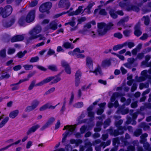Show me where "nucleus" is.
<instances>
[{"label": "nucleus", "instance_id": "obj_1", "mask_svg": "<svg viewBox=\"0 0 151 151\" xmlns=\"http://www.w3.org/2000/svg\"><path fill=\"white\" fill-rule=\"evenodd\" d=\"M113 26V24L112 23H110L106 27L104 23H98L97 31L99 35L100 36L104 35L106 34L107 30Z\"/></svg>", "mask_w": 151, "mask_h": 151}, {"label": "nucleus", "instance_id": "obj_2", "mask_svg": "<svg viewBox=\"0 0 151 151\" xmlns=\"http://www.w3.org/2000/svg\"><path fill=\"white\" fill-rule=\"evenodd\" d=\"M53 79H54V80L51 82L52 84L56 83L61 79L60 77L57 76L50 77L36 84V86H42L47 83L49 82Z\"/></svg>", "mask_w": 151, "mask_h": 151}, {"label": "nucleus", "instance_id": "obj_3", "mask_svg": "<svg viewBox=\"0 0 151 151\" xmlns=\"http://www.w3.org/2000/svg\"><path fill=\"white\" fill-rule=\"evenodd\" d=\"M12 11V7L10 5H7L4 8H0V14L2 17L5 18L9 16Z\"/></svg>", "mask_w": 151, "mask_h": 151}, {"label": "nucleus", "instance_id": "obj_4", "mask_svg": "<svg viewBox=\"0 0 151 151\" xmlns=\"http://www.w3.org/2000/svg\"><path fill=\"white\" fill-rule=\"evenodd\" d=\"M67 128L68 129V131L66 132L65 134H63V137L62 141V142H65L67 136L71 135L72 133V132L74 130V128L73 126L69 125L65 126L63 130H65Z\"/></svg>", "mask_w": 151, "mask_h": 151}, {"label": "nucleus", "instance_id": "obj_5", "mask_svg": "<svg viewBox=\"0 0 151 151\" xmlns=\"http://www.w3.org/2000/svg\"><path fill=\"white\" fill-rule=\"evenodd\" d=\"M52 3L50 2H47L42 4L39 7V10L41 12H47L51 8Z\"/></svg>", "mask_w": 151, "mask_h": 151}, {"label": "nucleus", "instance_id": "obj_6", "mask_svg": "<svg viewBox=\"0 0 151 151\" xmlns=\"http://www.w3.org/2000/svg\"><path fill=\"white\" fill-rule=\"evenodd\" d=\"M40 103V102L37 100L33 101L31 105L27 106L25 111L27 112H29L32 111L36 108Z\"/></svg>", "mask_w": 151, "mask_h": 151}, {"label": "nucleus", "instance_id": "obj_7", "mask_svg": "<svg viewBox=\"0 0 151 151\" xmlns=\"http://www.w3.org/2000/svg\"><path fill=\"white\" fill-rule=\"evenodd\" d=\"M41 27L40 26H37L34 27L29 32L31 36V37H33L35 36H37V34L39 33L41 31Z\"/></svg>", "mask_w": 151, "mask_h": 151}, {"label": "nucleus", "instance_id": "obj_8", "mask_svg": "<svg viewBox=\"0 0 151 151\" xmlns=\"http://www.w3.org/2000/svg\"><path fill=\"white\" fill-rule=\"evenodd\" d=\"M123 122V120L120 119L118 121H116L115 123V125L117 128L118 130H122L121 132V133H124V131L127 130V127L126 126H120V125L122 124Z\"/></svg>", "mask_w": 151, "mask_h": 151}, {"label": "nucleus", "instance_id": "obj_9", "mask_svg": "<svg viewBox=\"0 0 151 151\" xmlns=\"http://www.w3.org/2000/svg\"><path fill=\"white\" fill-rule=\"evenodd\" d=\"M35 13V10H32L30 11L26 18V22L29 23L32 22L34 20Z\"/></svg>", "mask_w": 151, "mask_h": 151}, {"label": "nucleus", "instance_id": "obj_10", "mask_svg": "<svg viewBox=\"0 0 151 151\" xmlns=\"http://www.w3.org/2000/svg\"><path fill=\"white\" fill-rule=\"evenodd\" d=\"M58 6L60 8L65 7L68 9L70 6L69 0H60L59 2Z\"/></svg>", "mask_w": 151, "mask_h": 151}, {"label": "nucleus", "instance_id": "obj_11", "mask_svg": "<svg viewBox=\"0 0 151 151\" xmlns=\"http://www.w3.org/2000/svg\"><path fill=\"white\" fill-rule=\"evenodd\" d=\"M141 24L140 22H138L135 26L134 34L136 36L138 37L140 35L142 32L140 30Z\"/></svg>", "mask_w": 151, "mask_h": 151}, {"label": "nucleus", "instance_id": "obj_12", "mask_svg": "<svg viewBox=\"0 0 151 151\" xmlns=\"http://www.w3.org/2000/svg\"><path fill=\"white\" fill-rule=\"evenodd\" d=\"M91 25L90 23H87L83 27V29L82 30H80L79 31V33L83 35H85L86 32L88 31V29L91 28Z\"/></svg>", "mask_w": 151, "mask_h": 151}, {"label": "nucleus", "instance_id": "obj_13", "mask_svg": "<svg viewBox=\"0 0 151 151\" xmlns=\"http://www.w3.org/2000/svg\"><path fill=\"white\" fill-rule=\"evenodd\" d=\"M58 24L55 21H53L50 22L49 25H48L46 27L47 30L50 29L53 30H55L57 28Z\"/></svg>", "mask_w": 151, "mask_h": 151}, {"label": "nucleus", "instance_id": "obj_14", "mask_svg": "<svg viewBox=\"0 0 151 151\" xmlns=\"http://www.w3.org/2000/svg\"><path fill=\"white\" fill-rule=\"evenodd\" d=\"M106 105V103L105 102L98 104V106H99L100 108L98 109L96 112L98 115H101L103 112Z\"/></svg>", "mask_w": 151, "mask_h": 151}, {"label": "nucleus", "instance_id": "obj_15", "mask_svg": "<svg viewBox=\"0 0 151 151\" xmlns=\"http://www.w3.org/2000/svg\"><path fill=\"white\" fill-rule=\"evenodd\" d=\"M122 131V130H119L118 129L117 130H113L112 128H111L109 129V133L111 135L116 136L123 133H121V132Z\"/></svg>", "mask_w": 151, "mask_h": 151}, {"label": "nucleus", "instance_id": "obj_16", "mask_svg": "<svg viewBox=\"0 0 151 151\" xmlns=\"http://www.w3.org/2000/svg\"><path fill=\"white\" fill-rule=\"evenodd\" d=\"M40 127V126L37 124L32 126L29 128L27 132V134L29 135L31 133L35 132L36 130Z\"/></svg>", "mask_w": 151, "mask_h": 151}, {"label": "nucleus", "instance_id": "obj_17", "mask_svg": "<svg viewBox=\"0 0 151 151\" xmlns=\"http://www.w3.org/2000/svg\"><path fill=\"white\" fill-rule=\"evenodd\" d=\"M129 17H126L122 18L117 23V25L119 26H124L125 23L127 22L129 20Z\"/></svg>", "mask_w": 151, "mask_h": 151}, {"label": "nucleus", "instance_id": "obj_18", "mask_svg": "<svg viewBox=\"0 0 151 151\" xmlns=\"http://www.w3.org/2000/svg\"><path fill=\"white\" fill-rule=\"evenodd\" d=\"M139 6L134 5H129L127 8V10L128 11H133L136 12H138L139 10V9L138 7Z\"/></svg>", "mask_w": 151, "mask_h": 151}, {"label": "nucleus", "instance_id": "obj_19", "mask_svg": "<svg viewBox=\"0 0 151 151\" xmlns=\"http://www.w3.org/2000/svg\"><path fill=\"white\" fill-rule=\"evenodd\" d=\"M38 37H39V40H46V38L43 36L41 34H39L37 36H35L33 37H30L27 40V41L29 42L30 40L36 39Z\"/></svg>", "mask_w": 151, "mask_h": 151}, {"label": "nucleus", "instance_id": "obj_20", "mask_svg": "<svg viewBox=\"0 0 151 151\" xmlns=\"http://www.w3.org/2000/svg\"><path fill=\"white\" fill-rule=\"evenodd\" d=\"M83 6H79L78 9L75 11L71 12L69 14V16H72L74 15H77L80 13L83 10Z\"/></svg>", "mask_w": 151, "mask_h": 151}, {"label": "nucleus", "instance_id": "obj_21", "mask_svg": "<svg viewBox=\"0 0 151 151\" xmlns=\"http://www.w3.org/2000/svg\"><path fill=\"white\" fill-rule=\"evenodd\" d=\"M83 6H79L78 9L75 11L71 12L69 14V16H72L74 15H77L80 13L83 10Z\"/></svg>", "mask_w": 151, "mask_h": 151}, {"label": "nucleus", "instance_id": "obj_22", "mask_svg": "<svg viewBox=\"0 0 151 151\" xmlns=\"http://www.w3.org/2000/svg\"><path fill=\"white\" fill-rule=\"evenodd\" d=\"M111 64V62L110 60L106 59L103 60L101 64V66L105 67L109 66Z\"/></svg>", "mask_w": 151, "mask_h": 151}, {"label": "nucleus", "instance_id": "obj_23", "mask_svg": "<svg viewBox=\"0 0 151 151\" xmlns=\"http://www.w3.org/2000/svg\"><path fill=\"white\" fill-rule=\"evenodd\" d=\"M94 4H95L93 2L92 3L89 4L86 8L84 9V11H85L88 14H90L91 13L90 10Z\"/></svg>", "mask_w": 151, "mask_h": 151}, {"label": "nucleus", "instance_id": "obj_24", "mask_svg": "<svg viewBox=\"0 0 151 151\" xmlns=\"http://www.w3.org/2000/svg\"><path fill=\"white\" fill-rule=\"evenodd\" d=\"M148 134L146 133H145L142 134L140 137V139L139 140L141 144H142L147 142V139L146 138Z\"/></svg>", "mask_w": 151, "mask_h": 151}, {"label": "nucleus", "instance_id": "obj_25", "mask_svg": "<svg viewBox=\"0 0 151 151\" xmlns=\"http://www.w3.org/2000/svg\"><path fill=\"white\" fill-rule=\"evenodd\" d=\"M19 111L18 110H16L11 112L9 114V116L10 118L14 119L18 115Z\"/></svg>", "mask_w": 151, "mask_h": 151}, {"label": "nucleus", "instance_id": "obj_26", "mask_svg": "<svg viewBox=\"0 0 151 151\" xmlns=\"http://www.w3.org/2000/svg\"><path fill=\"white\" fill-rule=\"evenodd\" d=\"M140 127L143 128L145 130H150V127L146 123L142 122L140 125Z\"/></svg>", "mask_w": 151, "mask_h": 151}, {"label": "nucleus", "instance_id": "obj_27", "mask_svg": "<svg viewBox=\"0 0 151 151\" xmlns=\"http://www.w3.org/2000/svg\"><path fill=\"white\" fill-rule=\"evenodd\" d=\"M92 144L89 142H86L85 143L86 148H87L86 151H92Z\"/></svg>", "mask_w": 151, "mask_h": 151}, {"label": "nucleus", "instance_id": "obj_28", "mask_svg": "<svg viewBox=\"0 0 151 151\" xmlns=\"http://www.w3.org/2000/svg\"><path fill=\"white\" fill-rule=\"evenodd\" d=\"M127 45V43H124L123 44H119L114 46L113 47V49L114 50H117L119 49H120L123 47Z\"/></svg>", "mask_w": 151, "mask_h": 151}, {"label": "nucleus", "instance_id": "obj_29", "mask_svg": "<svg viewBox=\"0 0 151 151\" xmlns=\"http://www.w3.org/2000/svg\"><path fill=\"white\" fill-rule=\"evenodd\" d=\"M126 1H124V0L120 2L119 3V6L122 8H124L126 7V9L127 6H129V4L130 3V2L128 1L127 3H125Z\"/></svg>", "mask_w": 151, "mask_h": 151}, {"label": "nucleus", "instance_id": "obj_30", "mask_svg": "<svg viewBox=\"0 0 151 151\" xmlns=\"http://www.w3.org/2000/svg\"><path fill=\"white\" fill-rule=\"evenodd\" d=\"M143 147L147 151H151V147H150V145L147 142L142 143Z\"/></svg>", "mask_w": 151, "mask_h": 151}, {"label": "nucleus", "instance_id": "obj_31", "mask_svg": "<svg viewBox=\"0 0 151 151\" xmlns=\"http://www.w3.org/2000/svg\"><path fill=\"white\" fill-rule=\"evenodd\" d=\"M149 86V83L148 82L141 83L139 84V88L140 89H142L144 88H148Z\"/></svg>", "mask_w": 151, "mask_h": 151}, {"label": "nucleus", "instance_id": "obj_32", "mask_svg": "<svg viewBox=\"0 0 151 151\" xmlns=\"http://www.w3.org/2000/svg\"><path fill=\"white\" fill-rule=\"evenodd\" d=\"M111 141L110 140H108L106 142H102L100 143V145L103 147V148H104L106 146L109 145L111 143Z\"/></svg>", "mask_w": 151, "mask_h": 151}, {"label": "nucleus", "instance_id": "obj_33", "mask_svg": "<svg viewBox=\"0 0 151 151\" xmlns=\"http://www.w3.org/2000/svg\"><path fill=\"white\" fill-rule=\"evenodd\" d=\"M90 72H92L94 73H95L96 75H97L98 74V72L99 74L100 75H102V72L101 70V68L99 65H98L97 66V68L95 69V70L94 71H90Z\"/></svg>", "mask_w": 151, "mask_h": 151}, {"label": "nucleus", "instance_id": "obj_34", "mask_svg": "<svg viewBox=\"0 0 151 151\" xmlns=\"http://www.w3.org/2000/svg\"><path fill=\"white\" fill-rule=\"evenodd\" d=\"M63 46L66 49L71 48L73 49L74 48L73 46L71 44L68 42H65L63 45Z\"/></svg>", "mask_w": 151, "mask_h": 151}, {"label": "nucleus", "instance_id": "obj_35", "mask_svg": "<svg viewBox=\"0 0 151 151\" xmlns=\"http://www.w3.org/2000/svg\"><path fill=\"white\" fill-rule=\"evenodd\" d=\"M9 119L8 117H6L0 123V128L3 127L7 122Z\"/></svg>", "mask_w": 151, "mask_h": 151}, {"label": "nucleus", "instance_id": "obj_36", "mask_svg": "<svg viewBox=\"0 0 151 151\" xmlns=\"http://www.w3.org/2000/svg\"><path fill=\"white\" fill-rule=\"evenodd\" d=\"M109 13L111 17L114 19H116L118 17L117 15L114 13V10L113 9L110 10Z\"/></svg>", "mask_w": 151, "mask_h": 151}, {"label": "nucleus", "instance_id": "obj_37", "mask_svg": "<svg viewBox=\"0 0 151 151\" xmlns=\"http://www.w3.org/2000/svg\"><path fill=\"white\" fill-rule=\"evenodd\" d=\"M142 19L144 20L145 24L146 25H148L150 22V19L149 17L148 16H144Z\"/></svg>", "mask_w": 151, "mask_h": 151}, {"label": "nucleus", "instance_id": "obj_38", "mask_svg": "<svg viewBox=\"0 0 151 151\" xmlns=\"http://www.w3.org/2000/svg\"><path fill=\"white\" fill-rule=\"evenodd\" d=\"M25 17H22L19 19L18 23L21 26H24V25L25 22Z\"/></svg>", "mask_w": 151, "mask_h": 151}, {"label": "nucleus", "instance_id": "obj_39", "mask_svg": "<svg viewBox=\"0 0 151 151\" xmlns=\"http://www.w3.org/2000/svg\"><path fill=\"white\" fill-rule=\"evenodd\" d=\"M135 78L136 81L138 82H141L146 80L145 77L143 76L138 77L137 76H136Z\"/></svg>", "mask_w": 151, "mask_h": 151}, {"label": "nucleus", "instance_id": "obj_40", "mask_svg": "<svg viewBox=\"0 0 151 151\" xmlns=\"http://www.w3.org/2000/svg\"><path fill=\"white\" fill-rule=\"evenodd\" d=\"M142 130L141 129H137L134 132V134L136 137L139 136L142 134Z\"/></svg>", "mask_w": 151, "mask_h": 151}, {"label": "nucleus", "instance_id": "obj_41", "mask_svg": "<svg viewBox=\"0 0 151 151\" xmlns=\"http://www.w3.org/2000/svg\"><path fill=\"white\" fill-rule=\"evenodd\" d=\"M0 56L4 58L6 57V50L5 49H3L0 51Z\"/></svg>", "mask_w": 151, "mask_h": 151}, {"label": "nucleus", "instance_id": "obj_42", "mask_svg": "<svg viewBox=\"0 0 151 151\" xmlns=\"http://www.w3.org/2000/svg\"><path fill=\"white\" fill-rule=\"evenodd\" d=\"M27 52V51L26 50L24 51L23 52L20 51L18 53L17 55L19 58H21L24 57Z\"/></svg>", "mask_w": 151, "mask_h": 151}, {"label": "nucleus", "instance_id": "obj_43", "mask_svg": "<svg viewBox=\"0 0 151 151\" xmlns=\"http://www.w3.org/2000/svg\"><path fill=\"white\" fill-rule=\"evenodd\" d=\"M48 68L53 71H56L58 69L56 66L55 65H50L48 66Z\"/></svg>", "mask_w": 151, "mask_h": 151}, {"label": "nucleus", "instance_id": "obj_44", "mask_svg": "<svg viewBox=\"0 0 151 151\" xmlns=\"http://www.w3.org/2000/svg\"><path fill=\"white\" fill-rule=\"evenodd\" d=\"M83 106V103L82 102H79L73 105V107L76 108H79L82 107Z\"/></svg>", "mask_w": 151, "mask_h": 151}, {"label": "nucleus", "instance_id": "obj_45", "mask_svg": "<svg viewBox=\"0 0 151 151\" xmlns=\"http://www.w3.org/2000/svg\"><path fill=\"white\" fill-rule=\"evenodd\" d=\"M92 60L89 57H87L86 58V65L88 66L89 67L92 65Z\"/></svg>", "mask_w": 151, "mask_h": 151}, {"label": "nucleus", "instance_id": "obj_46", "mask_svg": "<svg viewBox=\"0 0 151 151\" xmlns=\"http://www.w3.org/2000/svg\"><path fill=\"white\" fill-rule=\"evenodd\" d=\"M111 122V119L109 118L106 119L104 122V128H105L107 126H109Z\"/></svg>", "mask_w": 151, "mask_h": 151}, {"label": "nucleus", "instance_id": "obj_47", "mask_svg": "<svg viewBox=\"0 0 151 151\" xmlns=\"http://www.w3.org/2000/svg\"><path fill=\"white\" fill-rule=\"evenodd\" d=\"M86 20V17H81L79 18L78 19V24H81L82 22H85Z\"/></svg>", "mask_w": 151, "mask_h": 151}, {"label": "nucleus", "instance_id": "obj_48", "mask_svg": "<svg viewBox=\"0 0 151 151\" xmlns=\"http://www.w3.org/2000/svg\"><path fill=\"white\" fill-rule=\"evenodd\" d=\"M28 80V78H25V79H24L23 80H21L19 81L18 83H16L12 84L10 85V86H13L15 85H17L19 84H20V83H21L23 82L27 81Z\"/></svg>", "mask_w": 151, "mask_h": 151}, {"label": "nucleus", "instance_id": "obj_49", "mask_svg": "<svg viewBox=\"0 0 151 151\" xmlns=\"http://www.w3.org/2000/svg\"><path fill=\"white\" fill-rule=\"evenodd\" d=\"M35 80H33L32 81L30 86L28 88L29 90H31L35 86H36V84L35 85Z\"/></svg>", "mask_w": 151, "mask_h": 151}, {"label": "nucleus", "instance_id": "obj_50", "mask_svg": "<svg viewBox=\"0 0 151 151\" xmlns=\"http://www.w3.org/2000/svg\"><path fill=\"white\" fill-rule=\"evenodd\" d=\"M99 14L101 15L106 16L107 15V13L105 9H101L100 10L99 12Z\"/></svg>", "mask_w": 151, "mask_h": 151}, {"label": "nucleus", "instance_id": "obj_51", "mask_svg": "<svg viewBox=\"0 0 151 151\" xmlns=\"http://www.w3.org/2000/svg\"><path fill=\"white\" fill-rule=\"evenodd\" d=\"M55 90V88L52 87L45 92L44 95H46L53 92Z\"/></svg>", "mask_w": 151, "mask_h": 151}, {"label": "nucleus", "instance_id": "obj_52", "mask_svg": "<svg viewBox=\"0 0 151 151\" xmlns=\"http://www.w3.org/2000/svg\"><path fill=\"white\" fill-rule=\"evenodd\" d=\"M3 26L5 27L8 28L12 26V24H10V22L6 21H4L3 22Z\"/></svg>", "mask_w": 151, "mask_h": 151}, {"label": "nucleus", "instance_id": "obj_53", "mask_svg": "<svg viewBox=\"0 0 151 151\" xmlns=\"http://www.w3.org/2000/svg\"><path fill=\"white\" fill-rule=\"evenodd\" d=\"M39 60V58L38 56H36L32 58L30 60V62L31 63H33L36 62Z\"/></svg>", "mask_w": 151, "mask_h": 151}, {"label": "nucleus", "instance_id": "obj_54", "mask_svg": "<svg viewBox=\"0 0 151 151\" xmlns=\"http://www.w3.org/2000/svg\"><path fill=\"white\" fill-rule=\"evenodd\" d=\"M39 0H35L32 1L30 4V6L31 7H34L36 6L38 3Z\"/></svg>", "mask_w": 151, "mask_h": 151}, {"label": "nucleus", "instance_id": "obj_55", "mask_svg": "<svg viewBox=\"0 0 151 151\" xmlns=\"http://www.w3.org/2000/svg\"><path fill=\"white\" fill-rule=\"evenodd\" d=\"M49 106V104H45L41 107L40 109V111H44L47 108H48Z\"/></svg>", "mask_w": 151, "mask_h": 151}, {"label": "nucleus", "instance_id": "obj_56", "mask_svg": "<svg viewBox=\"0 0 151 151\" xmlns=\"http://www.w3.org/2000/svg\"><path fill=\"white\" fill-rule=\"evenodd\" d=\"M23 67L26 70H29L32 68L33 66L32 65H25Z\"/></svg>", "mask_w": 151, "mask_h": 151}, {"label": "nucleus", "instance_id": "obj_57", "mask_svg": "<svg viewBox=\"0 0 151 151\" xmlns=\"http://www.w3.org/2000/svg\"><path fill=\"white\" fill-rule=\"evenodd\" d=\"M144 56V54L143 53H139L138 54L136 59H138L139 60H141L143 58Z\"/></svg>", "mask_w": 151, "mask_h": 151}, {"label": "nucleus", "instance_id": "obj_58", "mask_svg": "<svg viewBox=\"0 0 151 151\" xmlns=\"http://www.w3.org/2000/svg\"><path fill=\"white\" fill-rule=\"evenodd\" d=\"M55 120V119L54 118L52 117L48 120L47 123L50 126L52 124Z\"/></svg>", "mask_w": 151, "mask_h": 151}, {"label": "nucleus", "instance_id": "obj_59", "mask_svg": "<svg viewBox=\"0 0 151 151\" xmlns=\"http://www.w3.org/2000/svg\"><path fill=\"white\" fill-rule=\"evenodd\" d=\"M137 88V85L135 83H134L131 88V91L132 92H133L136 90Z\"/></svg>", "mask_w": 151, "mask_h": 151}, {"label": "nucleus", "instance_id": "obj_60", "mask_svg": "<svg viewBox=\"0 0 151 151\" xmlns=\"http://www.w3.org/2000/svg\"><path fill=\"white\" fill-rule=\"evenodd\" d=\"M148 36L146 33L144 34L142 36L140 37V39L142 40H144L147 39Z\"/></svg>", "mask_w": 151, "mask_h": 151}, {"label": "nucleus", "instance_id": "obj_61", "mask_svg": "<svg viewBox=\"0 0 151 151\" xmlns=\"http://www.w3.org/2000/svg\"><path fill=\"white\" fill-rule=\"evenodd\" d=\"M18 41H22L24 39V36L22 35H17L16 36Z\"/></svg>", "mask_w": 151, "mask_h": 151}, {"label": "nucleus", "instance_id": "obj_62", "mask_svg": "<svg viewBox=\"0 0 151 151\" xmlns=\"http://www.w3.org/2000/svg\"><path fill=\"white\" fill-rule=\"evenodd\" d=\"M15 51V50L14 48H9L8 49L7 53L8 54L10 55L14 53Z\"/></svg>", "mask_w": 151, "mask_h": 151}, {"label": "nucleus", "instance_id": "obj_63", "mask_svg": "<svg viewBox=\"0 0 151 151\" xmlns=\"http://www.w3.org/2000/svg\"><path fill=\"white\" fill-rule=\"evenodd\" d=\"M114 36L120 39L122 38V35L119 32L115 33L114 34Z\"/></svg>", "mask_w": 151, "mask_h": 151}, {"label": "nucleus", "instance_id": "obj_64", "mask_svg": "<svg viewBox=\"0 0 151 151\" xmlns=\"http://www.w3.org/2000/svg\"><path fill=\"white\" fill-rule=\"evenodd\" d=\"M127 150H125V151H134L135 148L134 146H130L128 147Z\"/></svg>", "mask_w": 151, "mask_h": 151}]
</instances>
